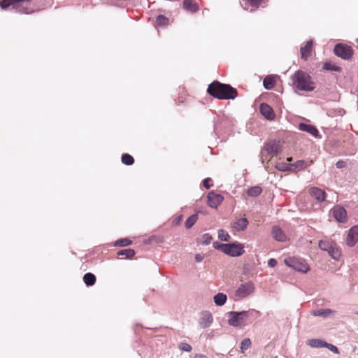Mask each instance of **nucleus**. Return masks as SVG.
Listing matches in <instances>:
<instances>
[{
  "mask_svg": "<svg viewBox=\"0 0 358 358\" xmlns=\"http://www.w3.org/2000/svg\"><path fill=\"white\" fill-rule=\"evenodd\" d=\"M334 313V311L331 309H319L312 311V315L314 316H320L324 318H327L330 314Z\"/></svg>",
  "mask_w": 358,
  "mask_h": 358,
  "instance_id": "nucleus-21",
  "label": "nucleus"
},
{
  "mask_svg": "<svg viewBox=\"0 0 358 358\" xmlns=\"http://www.w3.org/2000/svg\"><path fill=\"white\" fill-rule=\"evenodd\" d=\"M203 257H204L203 255H202V254H196L195 255V261L196 262H201L203 259Z\"/></svg>",
  "mask_w": 358,
  "mask_h": 358,
  "instance_id": "nucleus-45",
  "label": "nucleus"
},
{
  "mask_svg": "<svg viewBox=\"0 0 358 358\" xmlns=\"http://www.w3.org/2000/svg\"><path fill=\"white\" fill-rule=\"evenodd\" d=\"M247 1L252 7V8L250 9V12L254 11L260 6H262L263 7L265 6V4L266 3V0H247Z\"/></svg>",
  "mask_w": 358,
  "mask_h": 358,
  "instance_id": "nucleus-24",
  "label": "nucleus"
},
{
  "mask_svg": "<svg viewBox=\"0 0 358 358\" xmlns=\"http://www.w3.org/2000/svg\"><path fill=\"white\" fill-rule=\"evenodd\" d=\"M207 92L218 99H234L237 96V90L229 85L214 81L208 85Z\"/></svg>",
  "mask_w": 358,
  "mask_h": 358,
  "instance_id": "nucleus-1",
  "label": "nucleus"
},
{
  "mask_svg": "<svg viewBox=\"0 0 358 358\" xmlns=\"http://www.w3.org/2000/svg\"><path fill=\"white\" fill-rule=\"evenodd\" d=\"M260 112L267 120H273L275 117L272 108L267 103H263L260 105Z\"/></svg>",
  "mask_w": 358,
  "mask_h": 358,
  "instance_id": "nucleus-17",
  "label": "nucleus"
},
{
  "mask_svg": "<svg viewBox=\"0 0 358 358\" xmlns=\"http://www.w3.org/2000/svg\"><path fill=\"white\" fill-rule=\"evenodd\" d=\"M207 197L208 205L213 208H217L224 199V197L221 194H216L213 191L210 192Z\"/></svg>",
  "mask_w": 358,
  "mask_h": 358,
  "instance_id": "nucleus-11",
  "label": "nucleus"
},
{
  "mask_svg": "<svg viewBox=\"0 0 358 358\" xmlns=\"http://www.w3.org/2000/svg\"><path fill=\"white\" fill-rule=\"evenodd\" d=\"M248 224V221L246 218H239L232 224V228L236 231H242L247 228Z\"/></svg>",
  "mask_w": 358,
  "mask_h": 358,
  "instance_id": "nucleus-18",
  "label": "nucleus"
},
{
  "mask_svg": "<svg viewBox=\"0 0 358 358\" xmlns=\"http://www.w3.org/2000/svg\"><path fill=\"white\" fill-rule=\"evenodd\" d=\"M326 342L320 339H311L308 341V345L313 348H322L324 347Z\"/></svg>",
  "mask_w": 358,
  "mask_h": 358,
  "instance_id": "nucleus-31",
  "label": "nucleus"
},
{
  "mask_svg": "<svg viewBox=\"0 0 358 358\" xmlns=\"http://www.w3.org/2000/svg\"><path fill=\"white\" fill-rule=\"evenodd\" d=\"M262 192V189L259 186H254L248 189L247 193L250 196L255 197L259 195Z\"/></svg>",
  "mask_w": 358,
  "mask_h": 358,
  "instance_id": "nucleus-26",
  "label": "nucleus"
},
{
  "mask_svg": "<svg viewBox=\"0 0 358 358\" xmlns=\"http://www.w3.org/2000/svg\"><path fill=\"white\" fill-rule=\"evenodd\" d=\"M273 238L280 242H284L287 240V236L285 233L278 226H274L271 231Z\"/></svg>",
  "mask_w": 358,
  "mask_h": 358,
  "instance_id": "nucleus-16",
  "label": "nucleus"
},
{
  "mask_svg": "<svg viewBox=\"0 0 358 358\" xmlns=\"http://www.w3.org/2000/svg\"><path fill=\"white\" fill-rule=\"evenodd\" d=\"M263 85L265 89L271 90L274 85V80L271 76H266L263 80Z\"/></svg>",
  "mask_w": 358,
  "mask_h": 358,
  "instance_id": "nucleus-30",
  "label": "nucleus"
},
{
  "mask_svg": "<svg viewBox=\"0 0 358 358\" xmlns=\"http://www.w3.org/2000/svg\"><path fill=\"white\" fill-rule=\"evenodd\" d=\"M168 18L165 17L164 15H159L157 16L156 19V23L159 26L165 25L168 23Z\"/></svg>",
  "mask_w": 358,
  "mask_h": 358,
  "instance_id": "nucleus-38",
  "label": "nucleus"
},
{
  "mask_svg": "<svg viewBox=\"0 0 358 358\" xmlns=\"http://www.w3.org/2000/svg\"><path fill=\"white\" fill-rule=\"evenodd\" d=\"M179 348L182 351L190 352L192 350V346L187 343H181Z\"/></svg>",
  "mask_w": 358,
  "mask_h": 358,
  "instance_id": "nucleus-40",
  "label": "nucleus"
},
{
  "mask_svg": "<svg viewBox=\"0 0 358 358\" xmlns=\"http://www.w3.org/2000/svg\"><path fill=\"white\" fill-rule=\"evenodd\" d=\"M264 150L272 156H277L280 150V145L275 141H270L264 144Z\"/></svg>",
  "mask_w": 358,
  "mask_h": 358,
  "instance_id": "nucleus-12",
  "label": "nucleus"
},
{
  "mask_svg": "<svg viewBox=\"0 0 358 358\" xmlns=\"http://www.w3.org/2000/svg\"><path fill=\"white\" fill-rule=\"evenodd\" d=\"M254 313H258L254 309L245 311L227 313L228 324L234 327H243L246 324L248 318L252 316Z\"/></svg>",
  "mask_w": 358,
  "mask_h": 358,
  "instance_id": "nucleus-3",
  "label": "nucleus"
},
{
  "mask_svg": "<svg viewBox=\"0 0 358 358\" xmlns=\"http://www.w3.org/2000/svg\"><path fill=\"white\" fill-rule=\"evenodd\" d=\"M284 262L287 266L303 273H307L310 269L308 265L304 260L294 257L285 258Z\"/></svg>",
  "mask_w": 358,
  "mask_h": 358,
  "instance_id": "nucleus-5",
  "label": "nucleus"
},
{
  "mask_svg": "<svg viewBox=\"0 0 358 358\" xmlns=\"http://www.w3.org/2000/svg\"><path fill=\"white\" fill-rule=\"evenodd\" d=\"M292 171H299L306 167V162L303 160H298L294 164H291Z\"/></svg>",
  "mask_w": 358,
  "mask_h": 358,
  "instance_id": "nucleus-28",
  "label": "nucleus"
},
{
  "mask_svg": "<svg viewBox=\"0 0 358 358\" xmlns=\"http://www.w3.org/2000/svg\"><path fill=\"white\" fill-rule=\"evenodd\" d=\"M313 43V40H310L306 43L305 46L301 48L300 52L301 58L303 59L307 60L310 57L312 50Z\"/></svg>",
  "mask_w": 358,
  "mask_h": 358,
  "instance_id": "nucleus-19",
  "label": "nucleus"
},
{
  "mask_svg": "<svg viewBox=\"0 0 358 358\" xmlns=\"http://www.w3.org/2000/svg\"><path fill=\"white\" fill-rule=\"evenodd\" d=\"M210 180V178H207L204 179L203 186L205 187V188L209 189L212 186V185H210V183H209Z\"/></svg>",
  "mask_w": 358,
  "mask_h": 358,
  "instance_id": "nucleus-43",
  "label": "nucleus"
},
{
  "mask_svg": "<svg viewBox=\"0 0 358 358\" xmlns=\"http://www.w3.org/2000/svg\"><path fill=\"white\" fill-rule=\"evenodd\" d=\"M277 265V261L275 259H270L268 262V266L270 267H275Z\"/></svg>",
  "mask_w": 358,
  "mask_h": 358,
  "instance_id": "nucleus-44",
  "label": "nucleus"
},
{
  "mask_svg": "<svg viewBox=\"0 0 358 358\" xmlns=\"http://www.w3.org/2000/svg\"><path fill=\"white\" fill-rule=\"evenodd\" d=\"M255 291V285L252 282L241 284L236 291V296L243 299L245 298Z\"/></svg>",
  "mask_w": 358,
  "mask_h": 358,
  "instance_id": "nucleus-9",
  "label": "nucleus"
},
{
  "mask_svg": "<svg viewBox=\"0 0 358 358\" xmlns=\"http://www.w3.org/2000/svg\"><path fill=\"white\" fill-rule=\"evenodd\" d=\"M345 166V162L343 161H338L336 164V166L338 169H342Z\"/></svg>",
  "mask_w": 358,
  "mask_h": 358,
  "instance_id": "nucleus-46",
  "label": "nucleus"
},
{
  "mask_svg": "<svg viewBox=\"0 0 358 358\" xmlns=\"http://www.w3.org/2000/svg\"><path fill=\"white\" fill-rule=\"evenodd\" d=\"M122 162L126 165H131L134 162L133 157L129 154H124L122 156Z\"/></svg>",
  "mask_w": 358,
  "mask_h": 358,
  "instance_id": "nucleus-32",
  "label": "nucleus"
},
{
  "mask_svg": "<svg viewBox=\"0 0 358 358\" xmlns=\"http://www.w3.org/2000/svg\"><path fill=\"white\" fill-rule=\"evenodd\" d=\"M198 219V215L196 214H193L189 216L185 222V226L187 229L191 228L196 222Z\"/></svg>",
  "mask_w": 358,
  "mask_h": 358,
  "instance_id": "nucleus-27",
  "label": "nucleus"
},
{
  "mask_svg": "<svg viewBox=\"0 0 358 358\" xmlns=\"http://www.w3.org/2000/svg\"><path fill=\"white\" fill-rule=\"evenodd\" d=\"M275 168L280 171H292L291 164L285 162H278L275 164Z\"/></svg>",
  "mask_w": 358,
  "mask_h": 358,
  "instance_id": "nucleus-29",
  "label": "nucleus"
},
{
  "mask_svg": "<svg viewBox=\"0 0 358 358\" xmlns=\"http://www.w3.org/2000/svg\"><path fill=\"white\" fill-rule=\"evenodd\" d=\"M331 213L338 222L344 223L347 221V212L343 207L337 205L331 209Z\"/></svg>",
  "mask_w": 358,
  "mask_h": 358,
  "instance_id": "nucleus-10",
  "label": "nucleus"
},
{
  "mask_svg": "<svg viewBox=\"0 0 358 358\" xmlns=\"http://www.w3.org/2000/svg\"><path fill=\"white\" fill-rule=\"evenodd\" d=\"M287 159L288 162H290L292 160V157H288Z\"/></svg>",
  "mask_w": 358,
  "mask_h": 358,
  "instance_id": "nucleus-48",
  "label": "nucleus"
},
{
  "mask_svg": "<svg viewBox=\"0 0 358 358\" xmlns=\"http://www.w3.org/2000/svg\"><path fill=\"white\" fill-rule=\"evenodd\" d=\"M323 68L325 70L334 71H339L341 68L336 66L335 64L331 62H325L323 65Z\"/></svg>",
  "mask_w": 358,
  "mask_h": 358,
  "instance_id": "nucleus-33",
  "label": "nucleus"
},
{
  "mask_svg": "<svg viewBox=\"0 0 358 358\" xmlns=\"http://www.w3.org/2000/svg\"><path fill=\"white\" fill-rule=\"evenodd\" d=\"M194 358H208L206 355H201V354H196L194 357Z\"/></svg>",
  "mask_w": 358,
  "mask_h": 358,
  "instance_id": "nucleus-47",
  "label": "nucleus"
},
{
  "mask_svg": "<svg viewBox=\"0 0 358 358\" xmlns=\"http://www.w3.org/2000/svg\"><path fill=\"white\" fill-rule=\"evenodd\" d=\"M119 255H125L127 257H132L135 252L132 249H124L118 252Z\"/></svg>",
  "mask_w": 358,
  "mask_h": 358,
  "instance_id": "nucleus-37",
  "label": "nucleus"
},
{
  "mask_svg": "<svg viewBox=\"0 0 358 358\" xmlns=\"http://www.w3.org/2000/svg\"><path fill=\"white\" fill-rule=\"evenodd\" d=\"M183 8L191 13H195L198 10L196 4L193 3L192 0H184Z\"/></svg>",
  "mask_w": 358,
  "mask_h": 358,
  "instance_id": "nucleus-22",
  "label": "nucleus"
},
{
  "mask_svg": "<svg viewBox=\"0 0 358 358\" xmlns=\"http://www.w3.org/2000/svg\"><path fill=\"white\" fill-rule=\"evenodd\" d=\"M251 345V341L250 338H245L241 341V350L242 352H244L247 350Z\"/></svg>",
  "mask_w": 358,
  "mask_h": 358,
  "instance_id": "nucleus-36",
  "label": "nucleus"
},
{
  "mask_svg": "<svg viewBox=\"0 0 358 358\" xmlns=\"http://www.w3.org/2000/svg\"><path fill=\"white\" fill-rule=\"evenodd\" d=\"M213 245L214 248L221 250L224 252V247H222V245H225L226 244L220 243L219 242H214Z\"/></svg>",
  "mask_w": 358,
  "mask_h": 358,
  "instance_id": "nucleus-42",
  "label": "nucleus"
},
{
  "mask_svg": "<svg viewBox=\"0 0 358 358\" xmlns=\"http://www.w3.org/2000/svg\"><path fill=\"white\" fill-rule=\"evenodd\" d=\"M211 240H212V237L209 234H204L201 236V244L203 245H207L210 244Z\"/></svg>",
  "mask_w": 358,
  "mask_h": 358,
  "instance_id": "nucleus-39",
  "label": "nucleus"
},
{
  "mask_svg": "<svg viewBox=\"0 0 358 358\" xmlns=\"http://www.w3.org/2000/svg\"><path fill=\"white\" fill-rule=\"evenodd\" d=\"M299 129L301 131H306V132L310 134L313 136H317V135H318V131L316 129V127H315L314 126L310 125V124H307L305 123H300L299 124Z\"/></svg>",
  "mask_w": 358,
  "mask_h": 358,
  "instance_id": "nucleus-20",
  "label": "nucleus"
},
{
  "mask_svg": "<svg viewBox=\"0 0 358 358\" xmlns=\"http://www.w3.org/2000/svg\"><path fill=\"white\" fill-rule=\"evenodd\" d=\"M131 243H132L131 241L128 238H122V239L117 240L115 242V245L119 246V247H124V246H127V245H131Z\"/></svg>",
  "mask_w": 358,
  "mask_h": 358,
  "instance_id": "nucleus-35",
  "label": "nucleus"
},
{
  "mask_svg": "<svg viewBox=\"0 0 358 358\" xmlns=\"http://www.w3.org/2000/svg\"><path fill=\"white\" fill-rule=\"evenodd\" d=\"M358 315V312L356 313Z\"/></svg>",
  "mask_w": 358,
  "mask_h": 358,
  "instance_id": "nucleus-49",
  "label": "nucleus"
},
{
  "mask_svg": "<svg viewBox=\"0 0 358 358\" xmlns=\"http://www.w3.org/2000/svg\"><path fill=\"white\" fill-rule=\"evenodd\" d=\"M324 347L328 348L329 350H331L335 354H338L339 352L338 348L332 344L326 342L324 344Z\"/></svg>",
  "mask_w": 358,
  "mask_h": 358,
  "instance_id": "nucleus-41",
  "label": "nucleus"
},
{
  "mask_svg": "<svg viewBox=\"0 0 358 358\" xmlns=\"http://www.w3.org/2000/svg\"><path fill=\"white\" fill-rule=\"evenodd\" d=\"M292 81L296 91L312 92L315 88L312 78L303 71H296L292 77Z\"/></svg>",
  "mask_w": 358,
  "mask_h": 358,
  "instance_id": "nucleus-2",
  "label": "nucleus"
},
{
  "mask_svg": "<svg viewBox=\"0 0 358 358\" xmlns=\"http://www.w3.org/2000/svg\"><path fill=\"white\" fill-rule=\"evenodd\" d=\"M224 253L231 257H238L244 253L243 245L239 243H233L222 245Z\"/></svg>",
  "mask_w": 358,
  "mask_h": 358,
  "instance_id": "nucleus-7",
  "label": "nucleus"
},
{
  "mask_svg": "<svg viewBox=\"0 0 358 358\" xmlns=\"http://www.w3.org/2000/svg\"><path fill=\"white\" fill-rule=\"evenodd\" d=\"M33 0H1L0 6L2 9H6L12 6L13 9L19 10L22 13L28 14L33 13L28 9V6L32 2Z\"/></svg>",
  "mask_w": 358,
  "mask_h": 358,
  "instance_id": "nucleus-4",
  "label": "nucleus"
},
{
  "mask_svg": "<svg viewBox=\"0 0 358 358\" xmlns=\"http://www.w3.org/2000/svg\"><path fill=\"white\" fill-rule=\"evenodd\" d=\"M83 281L87 286H92L95 283L96 277L92 273H87L83 276Z\"/></svg>",
  "mask_w": 358,
  "mask_h": 358,
  "instance_id": "nucleus-25",
  "label": "nucleus"
},
{
  "mask_svg": "<svg viewBox=\"0 0 358 358\" xmlns=\"http://www.w3.org/2000/svg\"><path fill=\"white\" fill-rule=\"evenodd\" d=\"M218 238L223 241H228L230 238V236L225 230L220 229L218 231Z\"/></svg>",
  "mask_w": 358,
  "mask_h": 358,
  "instance_id": "nucleus-34",
  "label": "nucleus"
},
{
  "mask_svg": "<svg viewBox=\"0 0 358 358\" xmlns=\"http://www.w3.org/2000/svg\"><path fill=\"white\" fill-rule=\"evenodd\" d=\"M227 295L223 293H218L214 296V302L217 306H223L227 301Z\"/></svg>",
  "mask_w": 358,
  "mask_h": 358,
  "instance_id": "nucleus-23",
  "label": "nucleus"
},
{
  "mask_svg": "<svg viewBox=\"0 0 358 358\" xmlns=\"http://www.w3.org/2000/svg\"><path fill=\"white\" fill-rule=\"evenodd\" d=\"M358 241V226L352 227L348 234L346 243L348 246H354Z\"/></svg>",
  "mask_w": 358,
  "mask_h": 358,
  "instance_id": "nucleus-14",
  "label": "nucleus"
},
{
  "mask_svg": "<svg viewBox=\"0 0 358 358\" xmlns=\"http://www.w3.org/2000/svg\"><path fill=\"white\" fill-rule=\"evenodd\" d=\"M318 245L321 250L327 251L333 259L338 260L341 257V252L335 243L322 240L319 241Z\"/></svg>",
  "mask_w": 358,
  "mask_h": 358,
  "instance_id": "nucleus-6",
  "label": "nucleus"
},
{
  "mask_svg": "<svg viewBox=\"0 0 358 358\" xmlns=\"http://www.w3.org/2000/svg\"><path fill=\"white\" fill-rule=\"evenodd\" d=\"M309 194L320 203L324 201L327 197L325 192L317 187H310L309 189Z\"/></svg>",
  "mask_w": 358,
  "mask_h": 358,
  "instance_id": "nucleus-13",
  "label": "nucleus"
},
{
  "mask_svg": "<svg viewBox=\"0 0 358 358\" xmlns=\"http://www.w3.org/2000/svg\"><path fill=\"white\" fill-rule=\"evenodd\" d=\"M213 320V316L210 312H203L200 317L199 325L203 329L208 328L212 324Z\"/></svg>",
  "mask_w": 358,
  "mask_h": 358,
  "instance_id": "nucleus-15",
  "label": "nucleus"
},
{
  "mask_svg": "<svg viewBox=\"0 0 358 358\" xmlns=\"http://www.w3.org/2000/svg\"><path fill=\"white\" fill-rule=\"evenodd\" d=\"M334 52L336 56L344 59H349L352 57L353 54L352 49L350 46L341 43L335 45Z\"/></svg>",
  "mask_w": 358,
  "mask_h": 358,
  "instance_id": "nucleus-8",
  "label": "nucleus"
}]
</instances>
